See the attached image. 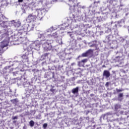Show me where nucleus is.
<instances>
[{
  "mask_svg": "<svg viewBox=\"0 0 129 129\" xmlns=\"http://www.w3.org/2000/svg\"><path fill=\"white\" fill-rule=\"evenodd\" d=\"M14 26L16 28H20V29H18V32L17 33V35L19 37L20 39H23V41L27 40V35H28V28L25 26H21V23L20 22H15L14 23Z\"/></svg>",
  "mask_w": 129,
  "mask_h": 129,
  "instance_id": "nucleus-1",
  "label": "nucleus"
},
{
  "mask_svg": "<svg viewBox=\"0 0 129 129\" xmlns=\"http://www.w3.org/2000/svg\"><path fill=\"white\" fill-rule=\"evenodd\" d=\"M42 41H46V42H44L42 44V48L44 50V51H50L52 50V45L51 43L53 42V40H49L48 38H43V39L41 38Z\"/></svg>",
  "mask_w": 129,
  "mask_h": 129,
  "instance_id": "nucleus-2",
  "label": "nucleus"
},
{
  "mask_svg": "<svg viewBox=\"0 0 129 129\" xmlns=\"http://www.w3.org/2000/svg\"><path fill=\"white\" fill-rule=\"evenodd\" d=\"M58 38V34L57 32L53 33L52 35L48 34L47 36H45L44 34H40L39 36V38L40 39H43V38H45L46 39H48V38Z\"/></svg>",
  "mask_w": 129,
  "mask_h": 129,
  "instance_id": "nucleus-3",
  "label": "nucleus"
},
{
  "mask_svg": "<svg viewBox=\"0 0 129 129\" xmlns=\"http://www.w3.org/2000/svg\"><path fill=\"white\" fill-rule=\"evenodd\" d=\"M37 20V15H34L33 13L30 14L26 18L27 22L31 23V22H35Z\"/></svg>",
  "mask_w": 129,
  "mask_h": 129,
  "instance_id": "nucleus-4",
  "label": "nucleus"
},
{
  "mask_svg": "<svg viewBox=\"0 0 129 129\" xmlns=\"http://www.w3.org/2000/svg\"><path fill=\"white\" fill-rule=\"evenodd\" d=\"M93 53V49H89L85 52L82 53V57H87Z\"/></svg>",
  "mask_w": 129,
  "mask_h": 129,
  "instance_id": "nucleus-5",
  "label": "nucleus"
},
{
  "mask_svg": "<svg viewBox=\"0 0 129 129\" xmlns=\"http://www.w3.org/2000/svg\"><path fill=\"white\" fill-rule=\"evenodd\" d=\"M8 46H9V42H8L7 40L3 41L1 45L0 51H4V48L5 47H8Z\"/></svg>",
  "mask_w": 129,
  "mask_h": 129,
  "instance_id": "nucleus-6",
  "label": "nucleus"
},
{
  "mask_svg": "<svg viewBox=\"0 0 129 129\" xmlns=\"http://www.w3.org/2000/svg\"><path fill=\"white\" fill-rule=\"evenodd\" d=\"M103 76H105L106 78H108L110 77V73L107 70H105L103 73Z\"/></svg>",
  "mask_w": 129,
  "mask_h": 129,
  "instance_id": "nucleus-7",
  "label": "nucleus"
},
{
  "mask_svg": "<svg viewBox=\"0 0 129 129\" xmlns=\"http://www.w3.org/2000/svg\"><path fill=\"white\" fill-rule=\"evenodd\" d=\"M97 41L94 40L92 42V44L90 45V47H95V48H97Z\"/></svg>",
  "mask_w": 129,
  "mask_h": 129,
  "instance_id": "nucleus-8",
  "label": "nucleus"
},
{
  "mask_svg": "<svg viewBox=\"0 0 129 129\" xmlns=\"http://www.w3.org/2000/svg\"><path fill=\"white\" fill-rule=\"evenodd\" d=\"M115 110H117L118 109H120L121 108V105L119 104H115L114 105Z\"/></svg>",
  "mask_w": 129,
  "mask_h": 129,
  "instance_id": "nucleus-9",
  "label": "nucleus"
},
{
  "mask_svg": "<svg viewBox=\"0 0 129 129\" xmlns=\"http://www.w3.org/2000/svg\"><path fill=\"white\" fill-rule=\"evenodd\" d=\"M79 90V88L78 87H77L73 89L72 90V93L74 94H76V93H78V91Z\"/></svg>",
  "mask_w": 129,
  "mask_h": 129,
  "instance_id": "nucleus-10",
  "label": "nucleus"
},
{
  "mask_svg": "<svg viewBox=\"0 0 129 129\" xmlns=\"http://www.w3.org/2000/svg\"><path fill=\"white\" fill-rule=\"evenodd\" d=\"M95 124L89 125L87 129H95Z\"/></svg>",
  "mask_w": 129,
  "mask_h": 129,
  "instance_id": "nucleus-11",
  "label": "nucleus"
},
{
  "mask_svg": "<svg viewBox=\"0 0 129 129\" xmlns=\"http://www.w3.org/2000/svg\"><path fill=\"white\" fill-rule=\"evenodd\" d=\"M29 124L30 125V126L33 127L34 126V125L35 124V122H34V121H33L32 120H31L30 122H29Z\"/></svg>",
  "mask_w": 129,
  "mask_h": 129,
  "instance_id": "nucleus-12",
  "label": "nucleus"
},
{
  "mask_svg": "<svg viewBox=\"0 0 129 129\" xmlns=\"http://www.w3.org/2000/svg\"><path fill=\"white\" fill-rule=\"evenodd\" d=\"M108 115H109V114L108 113L104 114L103 115V119H104L105 118H107V117H108Z\"/></svg>",
  "mask_w": 129,
  "mask_h": 129,
  "instance_id": "nucleus-13",
  "label": "nucleus"
},
{
  "mask_svg": "<svg viewBox=\"0 0 129 129\" xmlns=\"http://www.w3.org/2000/svg\"><path fill=\"white\" fill-rule=\"evenodd\" d=\"M82 61H80L79 62H78V66H79V67H81V66H82Z\"/></svg>",
  "mask_w": 129,
  "mask_h": 129,
  "instance_id": "nucleus-14",
  "label": "nucleus"
},
{
  "mask_svg": "<svg viewBox=\"0 0 129 129\" xmlns=\"http://www.w3.org/2000/svg\"><path fill=\"white\" fill-rule=\"evenodd\" d=\"M81 61L82 63H83V64H84V63H86V62H87V58L84 59L82 60Z\"/></svg>",
  "mask_w": 129,
  "mask_h": 129,
  "instance_id": "nucleus-15",
  "label": "nucleus"
},
{
  "mask_svg": "<svg viewBox=\"0 0 129 129\" xmlns=\"http://www.w3.org/2000/svg\"><path fill=\"white\" fill-rule=\"evenodd\" d=\"M118 98H120L121 97H123V93H120L118 95Z\"/></svg>",
  "mask_w": 129,
  "mask_h": 129,
  "instance_id": "nucleus-16",
  "label": "nucleus"
},
{
  "mask_svg": "<svg viewBox=\"0 0 129 129\" xmlns=\"http://www.w3.org/2000/svg\"><path fill=\"white\" fill-rule=\"evenodd\" d=\"M116 92L118 93V92H121V91H122L123 90L116 89Z\"/></svg>",
  "mask_w": 129,
  "mask_h": 129,
  "instance_id": "nucleus-17",
  "label": "nucleus"
},
{
  "mask_svg": "<svg viewBox=\"0 0 129 129\" xmlns=\"http://www.w3.org/2000/svg\"><path fill=\"white\" fill-rule=\"evenodd\" d=\"M47 123H44L43 124V127L44 128H46V127H47Z\"/></svg>",
  "mask_w": 129,
  "mask_h": 129,
  "instance_id": "nucleus-18",
  "label": "nucleus"
},
{
  "mask_svg": "<svg viewBox=\"0 0 129 129\" xmlns=\"http://www.w3.org/2000/svg\"><path fill=\"white\" fill-rule=\"evenodd\" d=\"M48 55H49V53H44L42 56L44 57H47Z\"/></svg>",
  "mask_w": 129,
  "mask_h": 129,
  "instance_id": "nucleus-19",
  "label": "nucleus"
},
{
  "mask_svg": "<svg viewBox=\"0 0 129 129\" xmlns=\"http://www.w3.org/2000/svg\"><path fill=\"white\" fill-rule=\"evenodd\" d=\"M55 89H50V91H51V92H52V93H54V92H55Z\"/></svg>",
  "mask_w": 129,
  "mask_h": 129,
  "instance_id": "nucleus-20",
  "label": "nucleus"
},
{
  "mask_svg": "<svg viewBox=\"0 0 129 129\" xmlns=\"http://www.w3.org/2000/svg\"><path fill=\"white\" fill-rule=\"evenodd\" d=\"M12 119H13V120H14V119H18V116H15L12 117Z\"/></svg>",
  "mask_w": 129,
  "mask_h": 129,
  "instance_id": "nucleus-21",
  "label": "nucleus"
},
{
  "mask_svg": "<svg viewBox=\"0 0 129 129\" xmlns=\"http://www.w3.org/2000/svg\"><path fill=\"white\" fill-rule=\"evenodd\" d=\"M14 71V69L11 68V69H10L9 72L11 73V72H12V71Z\"/></svg>",
  "mask_w": 129,
  "mask_h": 129,
  "instance_id": "nucleus-22",
  "label": "nucleus"
},
{
  "mask_svg": "<svg viewBox=\"0 0 129 129\" xmlns=\"http://www.w3.org/2000/svg\"><path fill=\"white\" fill-rule=\"evenodd\" d=\"M24 0H18V3H23Z\"/></svg>",
  "mask_w": 129,
  "mask_h": 129,
  "instance_id": "nucleus-23",
  "label": "nucleus"
},
{
  "mask_svg": "<svg viewBox=\"0 0 129 129\" xmlns=\"http://www.w3.org/2000/svg\"><path fill=\"white\" fill-rule=\"evenodd\" d=\"M9 68H11V67H10V66L6 67L5 68V69H9Z\"/></svg>",
  "mask_w": 129,
  "mask_h": 129,
  "instance_id": "nucleus-24",
  "label": "nucleus"
},
{
  "mask_svg": "<svg viewBox=\"0 0 129 129\" xmlns=\"http://www.w3.org/2000/svg\"><path fill=\"white\" fill-rule=\"evenodd\" d=\"M11 102H13V101H17V100L16 99H13L11 100Z\"/></svg>",
  "mask_w": 129,
  "mask_h": 129,
  "instance_id": "nucleus-25",
  "label": "nucleus"
},
{
  "mask_svg": "<svg viewBox=\"0 0 129 129\" xmlns=\"http://www.w3.org/2000/svg\"><path fill=\"white\" fill-rule=\"evenodd\" d=\"M90 96H94V94H90Z\"/></svg>",
  "mask_w": 129,
  "mask_h": 129,
  "instance_id": "nucleus-26",
  "label": "nucleus"
},
{
  "mask_svg": "<svg viewBox=\"0 0 129 129\" xmlns=\"http://www.w3.org/2000/svg\"><path fill=\"white\" fill-rule=\"evenodd\" d=\"M6 22L7 21H3V24H6Z\"/></svg>",
  "mask_w": 129,
  "mask_h": 129,
  "instance_id": "nucleus-27",
  "label": "nucleus"
},
{
  "mask_svg": "<svg viewBox=\"0 0 129 129\" xmlns=\"http://www.w3.org/2000/svg\"><path fill=\"white\" fill-rule=\"evenodd\" d=\"M16 122H17V121H16V120L13 121V123H16Z\"/></svg>",
  "mask_w": 129,
  "mask_h": 129,
  "instance_id": "nucleus-28",
  "label": "nucleus"
},
{
  "mask_svg": "<svg viewBox=\"0 0 129 129\" xmlns=\"http://www.w3.org/2000/svg\"><path fill=\"white\" fill-rule=\"evenodd\" d=\"M98 2H94V4H98Z\"/></svg>",
  "mask_w": 129,
  "mask_h": 129,
  "instance_id": "nucleus-29",
  "label": "nucleus"
},
{
  "mask_svg": "<svg viewBox=\"0 0 129 129\" xmlns=\"http://www.w3.org/2000/svg\"><path fill=\"white\" fill-rule=\"evenodd\" d=\"M72 7H73V6H71V7H70V10H72Z\"/></svg>",
  "mask_w": 129,
  "mask_h": 129,
  "instance_id": "nucleus-30",
  "label": "nucleus"
},
{
  "mask_svg": "<svg viewBox=\"0 0 129 129\" xmlns=\"http://www.w3.org/2000/svg\"><path fill=\"white\" fill-rule=\"evenodd\" d=\"M103 67H105V66L103 65Z\"/></svg>",
  "mask_w": 129,
  "mask_h": 129,
  "instance_id": "nucleus-31",
  "label": "nucleus"
},
{
  "mask_svg": "<svg viewBox=\"0 0 129 129\" xmlns=\"http://www.w3.org/2000/svg\"><path fill=\"white\" fill-rule=\"evenodd\" d=\"M106 84H108V82H107Z\"/></svg>",
  "mask_w": 129,
  "mask_h": 129,
  "instance_id": "nucleus-32",
  "label": "nucleus"
},
{
  "mask_svg": "<svg viewBox=\"0 0 129 129\" xmlns=\"http://www.w3.org/2000/svg\"><path fill=\"white\" fill-rule=\"evenodd\" d=\"M114 94H115V93H114Z\"/></svg>",
  "mask_w": 129,
  "mask_h": 129,
  "instance_id": "nucleus-33",
  "label": "nucleus"
}]
</instances>
